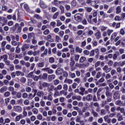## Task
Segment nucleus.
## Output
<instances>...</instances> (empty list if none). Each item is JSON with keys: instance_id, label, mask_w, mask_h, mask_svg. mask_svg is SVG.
Returning a JSON list of instances; mask_svg holds the SVG:
<instances>
[{"instance_id": "nucleus-1", "label": "nucleus", "mask_w": 125, "mask_h": 125, "mask_svg": "<svg viewBox=\"0 0 125 125\" xmlns=\"http://www.w3.org/2000/svg\"><path fill=\"white\" fill-rule=\"evenodd\" d=\"M74 19L77 22H81L82 20V14H76L74 15Z\"/></svg>"}, {"instance_id": "nucleus-2", "label": "nucleus", "mask_w": 125, "mask_h": 125, "mask_svg": "<svg viewBox=\"0 0 125 125\" xmlns=\"http://www.w3.org/2000/svg\"><path fill=\"white\" fill-rule=\"evenodd\" d=\"M7 23V20H5V18L3 17H0V24H2V26L6 25Z\"/></svg>"}, {"instance_id": "nucleus-3", "label": "nucleus", "mask_w": 125, "mask_h": 125, "mask_svg": "<svg viewBox=\"0 0 125 125\" xmlns=\"http://www.w3.org/2000/svg\"><path fill=\"white\" fill-rule=\"evenodd\" d=\"M103 71H104L105 73H109V72H111V70H112V68L109 67V66L107 65H105L103 68Z\"/></svg>"}, {"instance_id": "nucleus-4", "label": "nucleus", "mask_w": 125, "mask_h": 125, "mask_svg": "<svg viewBox=\"0 0 125 125\" xmlns=\"http://www.w3.org/2000/svg\"><path fill=\"white\" fill-rule=\"evenodd\" d=\"M13 109L16 112H22V107L20 105H15L13 107Z\"/></svg>"}, {"instance_id": "nucleus-5", "label": "nucleus", "mask_w": 125, "mask_h": 125, "mask_svg": "<svg viewBox=\"0 0 125 125\" xmlns=\"http://www.w3.org/2000/svg\"><path fill=\"white\" fill-rule=\"evenodd\" d=\"M10 37L12 39V41H17V42H18L19 41V39H20V37L19 35H10Z\"/></svg>"}, {"instance_id": "nucleus-6", "label": "nucleus", "mask_w": 125, "mask_h": 125, "mask_svg": "<svg viewBox=\"0 0 125 125\" xmlns=\"http://www.w3.org/2000/svg\"><path fill=\"white\" fill-rule=\"evenodd\" d=\"M116 118H117L118 122H122V121H124V118H123V116L120 113L117 114Z\"/></svg>"}, {"instance_id": "nucleus-7", "label": "nucleus", "mask_w": 125, "mask_h": 125, "mask_svg": "<svg viewBox=\"0 0 125 125\" xmlns=\"http://www.w3.org/2000/svg\"><path fill=\"white\" fill-rule=\"evenodd\" d=\"M29 47H30V44L24 43L23 44L21 47V51H25L26 49H28V48H29Z\"/></svg>"}, {"instance_id": "nucleus-8", "label": "nucleus", "mask_w": 125, "mask_h": 125, "mask_svg": "<svg viewBox=\"0 0 125 125\" xmlns=\"http://www.w3.org/2000/svg\"><path fill=\"white\" fill-rule=\"evenodd\" d=\"M100 16H103V19H105V18H108V15L105 14V13L103 11H100Z\"/></svg>"}, {"instance_id": "nucleus-9", "label": "nucleus", "mask_w": 125, "mask_h": 125, "mask_svg": "<svg viewBox=\"0 0 125 125\" xmlns=\"http://www.w3.org/2000/svg\"><path fill=\"white\" fill-rule=\"evenodd\" d=\"M43 71H46L48 74H53V70L49 68H44L42 69Z\"/></svg>"}, {"instance_id": "nucleus-10", "label": "nucleus", "mask_w": 125, "mask_h": 125, "mask_svg": "<svg viewBox=\"0 0 125 125\" xmlns=\"http://www.w3.org/2000/svg\"><path fill=\"white\" fill-rule=\"evenodd\" d=\"M95 36L97 40H99L101 38V32L98 31L97 32L95 33Z\"/></svg>"}, {"instance_id": "nucleus-11", "label": "nucleus", "mask_w": 125, "mask_h": 125, "mask_svg": "<svg viewBox=\"0 0 125 125\" xmlns=\"http://www.w3.org/2000/svg\"><path fill=\"white\" fill-rule=\"evenodd\" d=\"M48 89H49V91H55V90H56V87L53 84H52L50 85V87H49Z\"/></svg>"}, {"instance_id": "nucleus-12", "label": "nucleus", "mask_w": 125, "mask_h": 125, "mask_svg": "<svg viewBox=\"0 0 125 125\" xmlns=\"http://www.w3.org/2000/svg\"><path fill=\"white\" fill-rule=\"evenodd\" d=\"M35 77V75H34V72H31L29 74L26 75V78L28 79H33Z\"/></svg>"}, {"instance_id": "nucleus-13", "label": "nucleus", "mask_w": 125, "mask_h": 125, "mask_svg": "<svg viewBox=\"0 0 125 125\" xmlns=\"http://www.w3.org/2000/svg\"><path fill=\"white\" fill-rule=\"evenodd\" d=\"M62 73H63V70H62V69H61L60 68H58L57 69V70L56 71V74L58 76L59 75H62Z\"/></svg>"}, {"instance_id": "nucleus-14", "label": "nucleus", "mask_w": 125, "mask_h": 125, "mask_svg": "<svg viewBox=\"0 0 125 125\" xmlns=\"http://www.w3.org/2000/svg\"><path fill=\"white\" fill-rule=\"evenodd\" d=\"M7 58H8V56L6 54H4L0 57V61H1L3 59V61L4 62L5 60L7 59Z\"/></svg>"}, {"instance_id": "nucleus-15", "label": "nucleus", "mask_w": 125, "mask_h": 125, "mask_svg": "<svg viewBox=\"0 0 125 125\" xmlns=\"http://www.w3.org/2000/svg\"><path fill=\"white\" fill-rule=\"evenodd\" d=\"M36 95L38 97H42L44 95V93L43 91H40L37 92Z\"/></svg>"}, {"instance_id": "nucleus-16", "label": "nucleus", "mask_w": 125, "mask_h": 125, "mask_svg": "<svg viewBox=\"0 0 125 125\" xmlns=\"http://www.w3.org/2000/svg\"><path fill=\"white\" fill-rule=\"evenodd\" d=\"M65 83H68V84H72L73 83V81L71 79L66 78L64 81Z\"/></svg>"}, {"instance_id": "nucleus-17", "label": "nucleus", "mask_w": 125, "mask_h": 125, "mask_svg": "<svg viewBox=\"0 0 125 125\" xmlns=\"http://www.w3.org/2000/svg\"><path fill=\"white\" fill-rule=\"evenodd\" d=\"M122 11V8H121V6H118L116 8V14H120Z\"/></svg>"}, {"instance_id": "nucleus-18", "label": "nucleus", "mask_w": 125, "mask_h": 125, "mask_svg": "<svg viewBox=\"0 0 125 125\" xmlns=\"http://www.w3.org/2000/svg\"><path fill=\"white\" fill-rule=\"evenodd\" d=\"M116 105H118V106H124V102L121 100H118L115 102Z\"/></svg>"}, {"instance_id": "nucleus-19", "label": "nucleus", "mask_w": 125, "mask_h": 125, "mask_svg": "<svg viewBox=\"0 0 125 125\" xmlns=\"http://www.w3.org/2000/svg\"><path fill=\"white\" fill-rule=\"evenodd\" d=\"M86 61V58L83 56H82L79 59L80 63H83V62H85Z\"/></svg>"}, {"instance_id": "nucleus-20", "label": "nucleus", "mask_w": 125, "mask_h": 125, "mask_svg": "<svg viewBox=\"0 0 125 125\" xmlns=\"http://www.w3.org/2000/svg\"><path fill=\"white\" fill-rule=\"evenodd\" d=\"M16 75L17 76V77H19V76L23 77V76H24V73H23V72L20 71H16Z\"/></svg>"}, {"instance_id": "nucleus-21", "label": "nucleus", "mask_w": 125, "mask_h": 125, "mask_svg": "<svg viewBox=\"0 0 125 125\" xmlns=\"http://www.w3.org/2000/svg\"><path fill=\"white\" fill-rule=\"evenodd\" d=\"M118 34H117L116 32H114L113 33L112 35L110 37V40L111 41H114V40H115V39H116L117 35Z\"/></svg>"}, {"instance_id": "nucleus-22", "label": "nucleus", "mask_w": 125, "mask_h": 125, "mask_svg": "<svg viewBox=\"0 0 125 125\" xmlns=\"http://www.w3.org/2000/svg\"><path fill=\"white\" fill-rule=\"evenodd\" d=\"M55 79V75L54 74L50 75L48 76V79L49 81H52Z\"/></svg>"}, {"instance_id": "nucleus-23", "label": "nucleus", "mask_w": 125, "mask_h": 125, "mask_svg": "<svg viewBox=\"0 0 125 125\" xmlns=\"http://www.w3.org/2000/svg\"><path fill=\"white\" fill-rule=\"evenodd\" d=\"M87 101H91L92 100V95L88 94L86 97Z\"/></svg>"}, {"instance_id": "nucleus-24", "label": "nucleus", "mask_w": 125, "mask_h": 125, "mask_svg": "<svg viewBox=\"0 0 125 125\" xmlns=\"http://www.w3.org/2000/svg\"><path fill=\"white\" fill-rule=\"evenodd\" d=\"M22 117H23V115L22 114H20L17 116H16L15 118L16 122H19L20 121V119H22Z\"/></svg>"}, {"instance_id": "nucleus-25", "label": "nucleus", "mask_w": 125, "mask_h": 125, "mask_svg": "<svg viewBox=\"0 0 125 125\" xmlns=\"http://www.w3.org/2000/svg\"><path fill=\"white\" fill-rule=\"evenodd\" d=\"M75 51L79 53H82L83 52V49L80 48L79 46H77L75 48Z\"/></svg>"}, {"instance_id": "nucleus-26", "label": "nucleus", "mask_w": 125, "mask_h": 125, "mask_svg": "<svg viewBox=\"0 0 125 125\" xmlns=\"http://www.w3.org/2000/svg\"><path fill=\"white\" fill-rule=\"evenodd\" d=\"M117 111H120L121 113H124L125 111V108L123 107H121V106H118L116 108Z\"/></svg>"}, {"instance_id": "nucleus-27", "label": "nucleus", "mask_w": 125, "mask_h": 125, "mask_svg": "<svg viewBox=\"0 0 125 125\" xmlns=\"http://www.w3.org/2000/svg\"><path fill=\"white\" fill-rule=\"evenodd\" d=\"M114 32V30L111 29H108L107 31V34L108 36V37H110L111 35Z\"/></svg>"}, {"instance_id": "nucleus-28", "label": "nucleus", "mask_w": 125, "mask_h": 125, "mask_svg": "<svg viewBox=\"0 0 125 125\" xmlns=\"http://www.w3.org/2000/svg\"><path fill=\"white\" fill-rule=\"evenodd\" d=\"M91 113V114H92L93 117H95L96 118H97V117H98V113H97V112H95V111H94V110L92 109Z\"/></svg>"}, {"instance_id": "nucleus-29", "label": "nucleus", "mask_w": 125, "mask_h": 125, "mask_svg": "<svg viewBox=\"0 0 125 125\" xmlns=\"http://www.w3.org/2000/svg\"><path fill=\"white\" fill-rule=\"evenodd\" d=\"M55 40L56 42H60V41H61V38L58 36L56 35L55 37Z\"/></svg>"}, {"instance_id": "nucleus-30", "label": "nucleus", "mask_w": 125, "mask_h": 125, "mask_svg": "<svg viewBox=\"0 0 125 125\" xmlns=\"http://www.w3.org/2000/svg\"><path fill=\"white\" fill-rule=\"evenodd\" d=\"M43 87H49L50 86V83H47L46 82H44L42 84Z\"/></svg>"}, {"instance_id": "nucleus-31", "label": "nucleus", "mask_w": 125, "mask_h": 125, "mask_svg": "<svg viewBox=\"0 0 125 125\" xmlns=\"http://www.w3.org/2000/svg\"><path fill=\"white\" fill-rule=\"evenodd\" d=\"M90 116V113L89 112L87 111L85 112L83 115V118H88Z\"/></svg>"}, {"instance_id": "nucleus-32", "label": "nucleus", "mask_w": 125, "mask_h": 125, "mask_svg": "<svg viewBox=\"0 0 125 125\" xmlns=\"http://www.w3.org/2000/svg\"><path fill=\"white\" fill-rule=\"evenodd\" d=\"M22 115L24 116V117H27L28 115V112H27V111H26V108L25 107H23Z\"/></svg>"}, {"instance_id": "nucleus-33", "label": "nucleus", "mask_w": 125, "mask_h": 125, "mask_svg": "<svg viewBox=\"0 0 125 125\" xmlns=\"http://www.w3.org/2000/svg\"><path fill=\"white\" fill-rule=\"evenodd\" d=\"M60 95V93L58 91V90H55V93L54 94V97L56 98L57 96H59Z\"/></svg>"}, {"instance_id": "nucleus-34", "label": "nucleus", "mask_w": 125, "mask_h": 125, "mask_svg": "<svg viewBox=\"0 0 125 125\" xmlns=\"http://www.w3.org/2000/svg\"><path fill=\"white\" fill-rule=\"evenodd\" d=\"M85 9L87 12H91L92 11V8L90 7H85Z\"/></svg>"}, {"instance_id": "nucleus-35", "label": "nucleus", "mask_w": 125, "mask_h": 125, "mask_svg": "<svg viewBox=\"0 0 125 125\" xmlns=\"http://www.w3.org/2000/svg\"><path fill=\"white\" fill-rule=\"evenodd\" d=\"M48 76V75L47 73H43L42 76V80H46V79H47Z\"/></svg>"}, {"instance_id": "nucleus-36", "label": "nucleus", "mask_w": 125, "mask_h": 125, "mask_svg": "<svg viewBox=\"0 0 125 125\" xmlns=\"http://www.w3.org/2000/svg\"><path fill=\"white\" fill-rule=\"evenodd\" d=\"M80 59V55H75L74 60L75 62H78Z\"/></svg>"}, {"instance_id": "nucleus-37", "label": "nucleus", "mask_w": 125, "mask_h": 125, "mask_svg": "<svg viewBox=\"0 0 125 125\" xmlns=\"http://www.w3.org/2000/svg\"><path fill=\"white\" fill-rule=\"evenodd\" d=\"M7 88V87L4 86L1 88L0 89V93H2L3 91H6V89Z\"/></svg>"}, {"instance_id": "nucleus-38", "label": "nucleus", "mask_w": 125, "mask_h": 125, "mask_svg": "<svg viewBox=\"0 0 125 125\" xmlns=\"http://www.w3.org/2000/svg\"><path fill=\"white\" fill-rule=\"evenodd\" d=\"M16 70H22V65L20 64H17L15 65Z\"/></svg>"}, {"instance_id": "nucleus-39", "label": "nucleus", "mask_w": 125, "mask_h": 125, "mask_svg": "<svg viewBox=\"0 0 125 125\" xmlns=\"http://www.w3.org/2000/svg\"><path fill=\"white\" fill-rule=\"evenodd\" d=\"M26 81H27V79L25 77H21L20 79V82L22 83H26Z\"/></svg>"}, {"instance_id": "nucleus-40", "label": "nucleus", "mask_w": 125, "mask_h": 125, "mask_svg": "<svg viewBox=\"0 0 125 125\" xmlns=\"http://www.w3.org/2000/svg\"><path fill=\"white\" fill-rule=\"evenodd\" d=\"M74 81L75 82V83H82V81L80 78L75 79Z\"/></svg>"}, {"instance_id": "nucleus-41", "label": "nucleus", "mask_w": 125, "mask_h": 125, "mask_svg": "<svg viewBox=\"0 0 125 125\" xmlns=\"http://www.w3.org/2000/svg\"><path fill=\"white\" fill-rule=\"evenodd\" d=\"M37 118L38 120H39V121H44V119L42 120V114H39L37 115Z\"/></svg>"}, {"instance_id": "nucleus-42", "label": "nucleus", "mask_w": 125, "mask_h": 125, "mask_svg": "<svg viewBox=\"0 0 125 125\" xmlns=\"http://www.w3.org/2000/svg\"><path fill=\"white\" fill-rule=\"evenodd\" d=\"M23 104L24 105L28 106V105H29V104H30V101H29V100H28V99L25 100L23 102Z\"/></svg>"}, {"instance_id": "nucleus-43", "label": "nucleus", "mask_w": 125, "mask_h": 125, "mask_svg": "<svg viewBox=\"0 0 125 125\" xmlns=\"http://www.w3.org/2000/svg\"><path fill=\"white\" fill-rule=\"evenodd\" d=\"M3 62H4L5 65L7 66H9V65H10V61L7 60V59H6Z\"/></svg>"}, {"instance_id": "nucleus-44", "label": "nucleus", "mask_w": 125, "mask_h": 125, "mask_svg": "<svg viewBox=\"0 0 125 125\" xmlns=\"http://www.w3.org/2000/svg\"><path fill=\"white\" fill-rule=\"evenodd\" d=\"M114 10V7H110L108 10L107 11V13L110 14V13H112V12H113Z\"/></svg>"}, {"instance_id": "nucleus-45", "label": "nucleus", "mask_w": 125, "mask_h": 125, "mask_svg": "<svg viewBox=\"0 0 125 125\" xmlns=\"http://www.w3.org/2000/svg\"><path fill=\"white\" fill-rule=\"evenodd\" d=\"M10 92L9 91H7L5 92L3 95L4 97H8V96H10Z\"/></svg>"}, {"instance_id": "nucleus-46", "label": "nucleus", "mask_w": 125, "mask_h": 125, "mask_svg": "<svg viewBox=\"0 0 125 125\" xmlns=\"http://www.w3.org/2000/svg\"><path fill=\"white\" fill-rule=\"evenodd\" d=\"M58 15H59V12H56L53 17V19H56L58 17Z\"/></svg>"}, {"instance_id": "nucleus-47", "label": "nucleus", "mask_w": 125, "mask_h": 125, "mask_svg": "<svg viewBox=\"0 0 125 125\" xmlns=\"http://www.w3.org/2000/svg\"><path fill=\"white\" fill-rule=\"evenodd\" d=\"M86 45V41H84L81 42V47H84Z\"/></svg>"}, {"instance_id": "nucleus-48", "label": "nucleus", "mask_w": 125, "mask_h": 125, "mask_svg": "<svg viewBox=\"0 0 125 125\" xmlns=\"http://www.w3.org/2000/svg\"><path fill=\"white\" fill-rule=\"evenodd\" d=\"M75 61L73 60V59H71L70 65L71 67H74V65H75Z\"/></svg>"}, {"instance_id": "nucleus-49", "label": "nucleus", "mask_w": 125, "mask_h": 125, "mask_svg": "<svg viewBox=\"0 0 125 125\" xmlns=\"http://www.w3.org/2000/svg\"><path fill=\"white\" fill-rule=\"evenodd\" d=\"M41 53V50L35 51L33 52V56H36V55H38Z\"/></svg>"}, {"instance_id": "nucleus-50", "label": "nucleus", "mask_w": 125, "mask_h": 125, "mask_svg": "<svg viewBox=\"0 0 125 125\" xmlns=\"http://www.w3.org/2000/svg\"><path fill=\"white\" fill-rule=\"evenodd\" d=\"M60 81L58 79H56L54 81V85H57V84H59Z\"/></svg>"}, {"instance_id": "nucleus-51", "label": "nucleus", "mask_w": 125, "mask_h": 125, "mask_svg": "<svg viewBox=\"0 0 125 125\" xmlns=\"http://www.w3.org/2000/svg\"><path fill=\"white\" fill-rule=\"evenodd\" d=\"M93 46H97V41L96 40H95L94 39L93 40V41L92 42Z\"/></svg>"}, {"instance_id": "nucleus-52", "label": "nucleus", "mask_w": 125, "mask_h": 125, "mask_svg": "<svg viewBox=\"0 0 125 125\" xmlns=\"http://www.w3.org/2000/svg\"><path fill=\"white\" fill-rule=\"evenodd\" d=\"M56 87V90H61L63 86L62 84H59Z\"/></svg>"}, {"instance_id": "nucleus-53", "label": "nucleus", "mask_w": 125, "mask_h": 125, "mask_svg": "<svg viewBox=\"0 0 125 125\" xmlns=\"http://www.w3.org/2000/svg\"><path fill=\"white\" fill-rule=\"evenodd\" d=\"M58 34L61 38H63V36H64V31H61L59 32Z\"/></svg>"}, {"instance_id": "nucleus-54", "label": "nucleus", "mask_w": 125, "mask_h": 125, "mask_svg": "<svg viewBox=\"0 0 125 125\" xmlns=\"http://www.w3.org/2000/svg\"><path fill=\"white\" fill-rule=\"evenodd\" d=\"M1 74H3V76H6L7 75V71L6 69H3L1 71Z\"/></svg>"}, {"instance_id": "nucleus-55", "label": "nucleus", "mask_w": 125, "mask_h": 125, "mask_svg": "<svg viewBox=\"0 0 125 125\" xmlns=\"http://www.w3.org/2000/svg\"><path fill=\"white\" fill-rule=\"evenodd\" d=\"M106 51H107V48H106L104 47H102L101 48V52H102V53H105V52H106Z\"/></svg>"}, {"instance_id": "nucleus-56", "label": "nucleus", "mask_w": 125, "mask_h": 125, "mask_svg": "<svg viewBox=\"0 0 125 125\" xmlns=\"http://www.w3.org/2000/svg\"><path fill=\"white\" fill-rule=\"evenodd\" d=\"M60 9L61 10L62 14H63L64 13V12H65V8H64V6H61L60 7Z\"/></svg>"}, {"instance_id": "nucleus-57", "label": "nucleus", "mask_w": 125, "mask_h": 125, "mask_svg": "<svg viewBox=\"0 0 125 125\" xmlns=\"http://www.w3.org/2000/svg\"><path fill=\"white\" fill-rule=\"evenodd\" d=\"M110 71L111 76H114V75H115V74L117 73V71H116L115 69H111Z\"/></svg>"}, {"instance_id": "nucleus-58", "label": "nucleus", "mask_w": 125, "mask_h": 125, "mask_svg": "<svg viewBox=\"0 0 125 125\" xmlns=\"http://www.w3.org/2000/svg\"><path fill=\"white\" fill-rule=\"evenodd\" d=\"M77 86H78V83H74L72 84V87L73 89L77 88Z\"/></svg>"}, {"instance_id": "nucleus-59", "label": "nucleus", "mask_w": 125, "mask_h": 125, "mask_svg": "<svg viewBox=\"0 0 125 125\" xmlns=\"http://www.w3.org/2000/svg\"><path fill=\"white\" fill-rule=\"evenodd\" d=\"M65 9L67 11H70L71 10V6L70 5H65Z\"/></svg>"}, {"instance_id": "nucleus-60", "label": "nucleus", "mask_w": 125, "mask_h": 125, "mask_svg": "<svg viewBox=\"0 0 125 125\" xmlns=\"http://www.w3.org/2000/svg\"><path fill=\"white\" fill-rule=\"evenodd\" d=\"M63 89L65 91H67V90H68V85L66 84H64L63 85Z\"/></svg>"}, {"instance_id": "nucleus-61", "label": "nucleus", "mask_w": 125, "mask_h": 125, "mask_svg": "<svg viewBox=\"0 0 125 125\" xmlns=\"http://www.w3.org/2000/svg\"><path fill=\"white\" fill-rule=\"evenodd\" d=\"M11 44L14 46H16L17 45V42L15 41V40H12Z\"/></svg>"}, {"instance_id": "nucleus-62", "label": "nucleus", "mask_w": 125, "mask_h": 125, "mask_svg": "<svg viewBox=\"0 0 125 125\" xmlns=\"http://www.w3.org/2000/svg\"><path fill=\"white\" fill-rule=\"evenodd\" d=\"M105 78L106 80H109V79H111V74H110L109 73H107L105 75Z\"/></svg>"}, {"instance_id": "nucleus-63", "label": "nucleus", "mask_w": 125, "mask_h": 125, "mask_svg": "<svg viewBox=\"0 0 125 125\" xmlns=\"http://www.w3.org/2000/svg\"><path fill=\"white\" fill-rule=\"evenodd\" d=\"M32 112L33 114H37L38 113H39V110L37 108H33L32 109Z\"/></svg>"}, {"instance_id": "nucleus-64", "label": "nucleus", "mask_w": 125, "mask_h": 125, "mask_svg": "<svg viewBox=\"0 0 125 125\" xmlns=\"http://www.w3.org/2000/svg\"><path fill=\"white\" fill-rule=\"evenodd\" d=\"M88 123H92L93 122V117L92 116H90L88 118Z\"/></svg>"}]
</instances>
